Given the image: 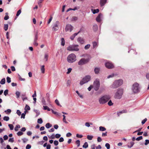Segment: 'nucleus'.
I'll list each match as a JSON object with an SVG mask.
<instances>
[{
	"instance_id": "obj_1",
	"label": "nucleus",
	"mask_w": 149,
	"mask_h": 149,
	"mask_svg": "<svg viewBox=\"0 0 149 149\" xmlns=\"http://www.w3.org/2000/svg\"><path fill=\"white\" fill-rule=\"evenodd\" d=\"M109 95H105L101 97L99 99V102L100 104H103L107 102L110 99Z\"/></svg>"
},
{
	"instance_id": "obj_2",
	"label": "nucleus",
	"mask_w": 149,
	"mask_h": 149,
	"mask_svg": "<svg viewBox=\"0 0 149 149\" xmlns=\"http://www.w3.org/2000/svg\"><path fill=\"white\" fill-rule=\"evenodd\" d=\"M123 80L121 79H119L115 80L111 86V88H115L121 86L123 83Z\"/></svg>"
},
{
	"instance_id": "obj_3",
	"label": "nucleus",
	"mask_w": 149,
	"mask_h": 149,
	"mask_svg": "<svg viewBox=\"0 0 149 149\" xmlns=\"http://www.w3.org/2000/svg\"><path fill=\"white\" fill-rule=\"evenodd\" d=\"M141 89L140 86L137 83H134L132 85V90L134 93H137L140 92Z\"/></svg>"
},
{
	"instance_id": "obj_4",
	"label": "nucleus",
	"mask_w": 149,
	"mask_h": 149,
	"mask_svg": "<svg viewBox=\"0 0 149 149\" xmlns=\"http://www.w3.org/2000/svg\"><path fill=\"white\" fill-rule=\"evenodd\" d=\"M123 93V90L122 89L119 88L115 94L114 97L117 99H120L122 97Z\"/></svg>"
},
{
	"instance_id": "obj_5",
	"label": "nucleus",
	"mask_w": 149,
	"mask_h": 149,
	"mask_svg": "<svg viewBox=\"0 0 149 149\" xmlns=\"http://www.w3.org/2000/svg\"><path fill=\"white\" fill-rule=\"evenodd\" d=\"M67 59L69 63H73L76 60V56L74 54H71L68 56Z\"/></svg>"
},
{
	"instance_id": "obj_6",
	"label": "nucleus",
	"mask_w": 149,
	"mask_h": 149,
	"mask_svg": "<svg viewBox=\"0 0 149 149\" xmlns=\"http://www.w3.org/2000/svg\"><path fill=\"white\" fill-rule=\"evenodd\" d=\"M78 47V45H70L67 47V49L68 50L70 51H77L79 50Z\"/></svg>"
},
{
	"instance_id": "obj_7",
	"label": "nucleus",
	"mask_w": 149,
	"mask_h": 149,
	"mask_svg": "<svg viewBox=\"0 0 149 149\" xmlns=\"http://www.w3.org/2000/svg\"><path fill=\"white\" fill-rule=\"evenodd\" d=\"M91 78V76L89 75L86 76L84 77L83 78L82 80L80 81V85H82L90 81Z\"/></svg>"
},
{
	"instance_id": "obj_8",
	"label": "nucleus",
	"mask_w": 149,
	"mask_h": 149,
	"mask_svg": "<svg viewBox=\"0 0 149 149\" xmlns=\"http://www.w3.org/2000/svg\"><path fill=\"white\" fill-rule=\"evenodd\" d=\"M100 86V82L98 79H96L94 81L93 86L95 90L97 91L99 89Z\"/></svg>"
},
{
	"instance_id": "obj_9",
	"label": "nucleus",
	"mask_w": 149,
	"mask_h": 149,
	"mask_svg": "<svg viewBox=\"0 0 149 149\" xmlns=\"http://www.w3.org/2000/svg\"><path fill=\"white\" fill-rule=\"evenodd\" d=\"M89 59L88 58H81L78 62V64L79 65L84 64L89 62Z\"/></svg>"
},
{
	"instance_id": "obj_10",
	"label": "nucleus",
	"mask_w": 149,
	"mask_h": 149,
	"mask_svg": "<svg viewBox=\"0 0 149 149\" xmlns=\"http://www.w3.org/2000/svg\"><path fill=\"white\" fill-rule=\"evenodd\" d=\"M59 24V22L58 21L56 22L53 24V25L52 29L54 31H56L58 29Z\"/></svg>"
},
{
	"instance_id": "obj_11",
	"label": "nucleus",
	"mask_w": 149,
	"mask_h": 149,
	"mask_svg": "<svg viewBox=\"0 0 149 149\" xmlns=\"http://www.w3.org/2000/svg\"><path fill=\"white\" fill-rule=\"evenodd\" d=\"M74 27L71 24H67L66 26V31H69L70 32L73 30Z\"/></svg>"
},
{
	"instance_id": "obj_12",
	"label": "nucleus",
	"mask_w": 149,
	"mask_h": 149,
	"mask_svg": "<svg viewBox=\"0 0 149 149\" xmlns=\"http://www.w3.org/2000/svg\"><path fill=\"white\" fill-rule=\"evenodd\" d=\"M105 65L106 68L108 69H111L114 67V66L113 64L110 62H107L105 64Z\"/></svg>"
},
{
	"instance_id": "obj_13",
	"label": "nucleus",
	"mask_w": 149,
	"mask_h": 149,
	"mask_svg": "<svg viewBox=\"0 0 149 149\" xmlns=\"http://www.w3.org/2000/svg\"><path fill=\"white\" fill-rule=\"evenodd\" d=\"M77 41L81 44H83L84 42V39L81 37H79L77 39Z\"/></svg>"
},
{
	"instance_id": "obj_14",
	"label": "nucleus",
	"mask_w": 149,
	"mask_h": 149,
	"mask_svg": "<svg viewBox=\"0 0 149 149\" xmlns=\"http://www.w3.org/2000/svg\"><path fill=\"white\" fill-rule=\"evenodd\" d=\"M102 16V14H99L96 17V21L98 22H100L101 21V18Z\"/></svg>"
},
{
	"instance_id": "obj_15",
	"label": "nucleus",
	"mask_w": 149,
	"mask_h": 149,
	"mask_svg": "<svg viewBox=\"0 0 149 149\" xmlns=\"http://www.w3.org/2000/svg\"><path fill=\"white\" fill-rule=\"evenodd\" d=\"M80 32V31H79L77 33H74L73 35H72L70 37V39L71 40H73L74 38L75 37L77 36L79 33Z\"/></svg>"
},
{
	"instance_id": "obj_16",
	"label": "nucleus",
	"mask_w": 149,
	"mask_h": 149,
	"mask_svg": "<svg viewBox=\"0 0 149 149\" xmlns=\"http://www.w3.org/2000/svg\"><path fill=\"white\" fill-rule=\"evenodd\" d=\"M107 0H100V4L101 6H103L106 3Z\"/></svg>"
},
{
	"instance_id": "obj_17",
	"label": "nucleus",
	"mask_w": 149,
	"mask_h": 149,
	"mask_svg": "<svg viewBox=\"0 0 149 149\" xmlns=\"http://www.w3.org/2000/svg\"><path fill=\"white\" fill-rule=\"evenodd\" d=\"M100 68H95L94 70V71L95 74H98L99 73L100 71Z\"/></svg>"
},
{
	"instance_id": "obj_18",
	"label": "nucleus",
	"mask_w": 149,
	"mask_h": 149,
	"mask_svg": "<svg viewBox=\"0 0 149 149\" xmlns=\"http://www.w3.org/2000/svg\"><path fill=\"white\" fill-rule=\"evenodd\" d=\"M91 10L92 12L94 14L98 13L99 11V9H91Z\"/></svg>"
},
{
	"instance_id": "obj_19",
	"label": "nucleus",
	"mask_w": 149,
	"mask_h": 149,
	"mask_svg": "<svg viewBox=\"0 0 149 149\" xmlns=\"http://www.w3.org/2000/svg\"><path fill=\"white\" fill-rule=\"evenodd\" d=\"M61 45L63 46H64L65 44V39L63 38H62L61 39Z\"/></svg>"
},
{
	"instance_id": "obj_20",
	"label": "nucleus",
	"mask_w": 149,
	"mask_h": 149,
	"mask_svg": "<svg viewBox=\"0 0 149 149\" xmlns=\"http://www.w3.org/2000/svg\"><path fill=\"white\" fill-rule=\"evenodd\" d=\"M98 42L94 41L93 42V48H95L96 47L98 46Z\"/></svg>"
},
{
	"instance_id": "obj_21",
	"label": "nucleus",
	"mask_w": 149,
	"mask_h": 149,
	"mask_svg": "<svg viewBox=\"0 0 149 149\" xmlns=\"http://www.w3.org/2000/svg\"><path fill=\"white\" fill-rule=\"evenodd\" d=\"M134 143L133 141L130 142V145H127V147L128 148H130L133 146Z\"/></svg>"
},
{
	"instance_id": "obj_22",
	"label": "nucleus",
	"mask_w": 149,
	"mask_h": 149,
	"mask_svg": "<svg viewBox=\"0 0 149 149\" xmlns=\"http://www.w3.org/2000/svg\"><path fill=\"white\" fill-rule=\"evenodd\" d=\"M38 32L37 31L36 32V33L35 34V37L34 41H37V40H38Z\"/></svg>"
},
{
	"instance_id": "obj_23",
	"label": "nucleus",
	"mask_w": 149,
	"mask_h": 149,
	"mask_svg": "<svg viewBox=\"0 0 149 149\" xmlns=\"http://www.w3.org/2000/svg\"><path fill=\"white\" fill-rule=\"evenodd\" d=\"M43 109L44 110H47L48 111H50V109L47 106H43Z\"/></svg>"
},
{
	"instance_id": "obj_24",
	"label": "nucleus",
	"mask_w": 149,
	"mask_h": 149,
	"mask_svg": "<svg viewBox=\"0 0 149 149\" xmlns=\"http://www.w3.org/2000/svg\"><path fill=\"white\" fill-rule=\"evenodd\" d=\"M6 82L5 79L4 78L2 79L0 83L1 84H5Z\"/></svg>"
},
{
	"instance_id": "obj_25",
	"label": "nucleus",
	"mask_w": 149,
	"mask_h": 149,
	"mask_svg": "<svg viewBox=\"0 0 149 149\" xmlns=\"http://www.w3.org/2000/svg\"><path fill=\"white\" fill-rule=\"evenodd\" d=\"M93 136L92 135H88L87 136V138L88 140H91L93 138Z\"/></svg>"
},
{
	"instance_id": "obj_26",
	"label": "nucleus",
	"mask_w": 149,
	"mask_h": 149,
	"mask_svg": "<svg viewBox=\"0 0 149 149\" xmlns=\"http://www.w3.org/2000/svg\"><path fill=\"white\" fill-rule=\"evenodd\" d=\"M44 65H43L41 66V71L42 73H44L45 72V69L44 68Z\"/></svg>"
},
{
	"instance_id": "obj_27",
	"label": "nucleus",
	"mask_w": 149,
	"mask_h": 149,
	"mask_svg": "<svg viewBox=\"0 0 149 149\" xmlns=\"http://www.w3.org/2000/svg\"><path fill=\"white\" fill-rule=\"evenodd\" d=\"M48 54H45L44 56V60H45V61H47L48 57Z\"/></svg>"
},
{
	"instance_id": "obj_28",
	"label": "nucleus",
	"mask_w": 149,
	"mask_h": 149,
	"mask_svg": "<svg viewBox=\"0 0 149 149\" xmlns=\"http://www.w3.org/2000/svg\"><path fill=\"white\" fill-rule=\"evenodd\" d=\"M15 94L16 95L17 98H18L19 97L20 93L18 91H16L15 92Z\"/></svg>"
},
{
	"instance_id": "obj_29",
	"label": "nucleus",
	"mask_w": 149,
	"mask_h": 149,
	"mask_svg": "<svg viewBox=\"0 0 149 149\" xmlns=\"http://www.w3.org/2000/svg\"><path fill=\"white\" fill-rule=\"evenodd\" d=\"M90 125H92V123H90L89 122H86L85 123V125L88 127H89L90 126Z\"/></svg>"
},
{
	"instance_id": "obj_30",
	"label": "nucleus",
	"mask_w": 149,
	"mask_h": 149,
	"mask_svg": "<svg viewBox=\"0 0 149 149\" xmlns=\"http://www.w3.org/2000/svg\"><path fill=\"white\" fill-rule=\"evenodd\" d=\"M77 9V7H75L74 8H69L66 11L67 12H68L71 10H75Z\"/></svg>"
},
{
	"instance_id": "obj_31",
	"label": "nucleus",
	"mask_w": 149,
	"mask_h": 149,
	"mask_svg": "<svg viewBox=\"0 0 149 149\" xmlns=\"http://www.w3.org/2000/svg\"><path fill=\"white\" fill-rule=\"evenodd\" d=\"M52 126V125L50 124L49 123H47L45 125L46 127L47 128H49L51 127Z\"/></svg>"
},
{
	"instance_id": "obj_32",
	"label": "nucleus",
	"mask_w": 149,
	"mask_h": 149,
	"mask_svg": "<svg viewBox=\"0 0 149 149\" xmlns=\"http://www.w3.org/2000/svg\"><path fill=\"white\" fill-rule=\"evenodd\" d=\"M88 145L87 142H85L84 143V144L83 146V147L84 148H87L88 147Z\"/></svg>"
},
{
	"instance_id": "obj_33",
	"label": "nucleus",
	"mask_w": 149,
	"mask_h": 149,
	"mask_svg": "<svg viewBox=\"0 0 149 149\" xmlns=\"http://www.w3.org/2000/svg\"><path fill=\"white\" fill-rule=\"evenodd\" d=\"M3 120L6 121H8L9 120V118L8 116H5L3 118Z\"/></svg>"
},
{
	"instance_id": "obj_34",
	"label": "nucleus",
	"mask_w": 149,
	"mask_h": 149,
	"mask_svg": "<svg viewBox=\"0 0 149 149\" xmlns=\"http://www.w3.org/2000/svg\"><path fill=\"white\" fill-rule=\"evenodd\" d=\"M34 112H36V117H37L40 114V112L39 111L37 110H36V109L34 110Z\"/></svg>"
},
{
	"instance_id": "obj_35",
	"label": "nucleus",
	"mask_w": 149,
	"mask_h": 149,
	"mask_svg": "<svg viewBox=\"0 0 149 149\" xmlns=\"http://www.w3.org/2000/svg\"><path fill=\"white\" fill-rule=\"evenodd\" d=\"M20 128V126L19 125H16L15 127V130H18V129Z\"/></svg>"
},
{
	"instance_id": "obj_36",
	"label": "nucleus",
	"mask_w": 149,
	"mask_h": 149,
	"mask_svg": "<svg viewBox=\"0 0 149 149\" xmlns=\"http://www.w3.org/2000/svg\"><path fill=\"white\" fill-rule=\"evenodd\" d=\"M115 75H116V74H112L109 75L107 77V78L108 79L109 78H112V77H113Z\"/></svg>"
},
{
	"instance_id": "obj_37",
	"label": "nucleus",
	"mask_w": 149,
	"mask_h": 149,
	"mask_svg": "<svg viewBox=\"0 0 149 149\" xmlns=\"http://www.w3.org/2000/svg\"><path fill=\"white\" fill-rule=\"evenodd\" d=\"M24 109L25 110H29L30 109V108L29 106H28V105L26 104V105L25 106V108Z\"/></svg>"
},
{
	"instance_id": "obj_38",
	"label": "nucleus",
	"mask_w": 149,
	"mask_h": 149,
	"mask_svg": "<svg viewBox=\"0 0 149 149\" xmlns=\"http://www.w3.org/2000/svg\"><path fill=\"white\" fill-rule=\"evenodd\" d=\"M90 46L91 45L90 44H88L85 46L84 48L85 49H87L90 47Z\"/></svg>"
},
{
	"instance_id": "obj_39",
	"label": "nucleus",
	"mask_w": 149,
	"mask_h": 149,
	"mask_svg": "<svg viewBox=\"0 0 149 149\" xmlns=\"http://www.w3.org/2000/svg\"><path fill=\"white\" fill-rule=\"evenodd\" d=\"M6 79H7V82L8 83H9L11 82V78L10 77H7V78H6Z\"/></svg>"
},
{
	"instance_id": "obj_40",
	"label": "nucleus",
	"mask_w": 149,
	"mask_h": 149,
	"mask_svg": "<svg viewBox=\"0 0 149 149\" xmlns=\"http://www.w3.org/2000/svg\"><path fill=\"white\" fill-rule=\"evenodd\" d=\"M42 118H40L38 120V123L39 124H41L42 123Z\"/></svg>"
},
{
	"instance_id": "obj_41",
	"label": "nucleus",
	"mask_w": 149,
	"mask_h": 149,
	"mask_svg": "<svg viewBox=\"0 0 149 149\" xmlns=\"http://www.w3.org/2000/svg\"><path fill=\"white\" fill-rule=\"evenodd\" d=\"M8 126L10 128V130H12L13 129L14 126L12 124H9Z\"/></svg>"
},
{
	"instance_id": "obj_42",
	"label": "nucleus",
	"mask_w": 149,
	"mask_h": 149,
	"mask_svg": "<svg viewBox=\"0 0 149 149\" xmlns=\"http://www.w3.org/2000/svg\"><path fill=\"white\" fill-rule=\"evenodd\" d=\"M8 24H5L4 25V29L5 31H7L8 29Z\"/></svg>"
},
{
	"instance_id": "obj_43",
	"label": "nucleus",
	"mask_w": 149,
	"mask_h": 149,
	"mask_svg": "<svg viewBox=\"0 0 149 149\" xmlns=\"http://www.w3.org/2000/svg\"><path fill=\"white\" fill-rule=\"evenodd\" d=\"M108 105L109 106H111L113 105V103L112 102L111 100H110L108 103Z\"/></svg>"
},
{
	"instance_id": "obj_44",
	"label": "nucleus",
	"mask_w": 149,
	"mask_h": 149,
	"mask_svg": "<svg viewBox=\"0 0 149 149\" xmlns=\"http://www.w3.org/2000/svg\"><path fill=\"white\" fill-rule=\"evenodd\" d=\"M52 113L56 115H57L58 116H61V115L60 113H59L56 112L54 111L53 110H52Z\"/></svg>"
},
{
	"instance_id": "obj_45",
	"label": "nucleus",
	"mask_w": 149,
	"mask_h": 149,
	"mask_svg": "<svg viewBox=\"0 0 149 149\" xmlns=\"http://www.w3.org/2000/svg\"><path fill=\"white\" fill-rule=\"evenodd\" d=\"M143 139L142 136H140L136 139V140L138 141H140Z\"/></svg>"
},
{
	"instance_id": "obj_46",
	"label": "nucleus",
	"mask_w": 149,
	"mask_h": 149,
	"mask_svg": "<svg viewBox=\"0 0 149 149\" xmlns=\"http://www.w3.org/2000/svg\"><path fill=\"white\" fill-rule=\"evenodd\" d=\"M100 130H106V128L100 126L99 127Z\"/></svg>"
},
{
	"instance_id": "obj_47",
	"label": "nucleus",
	"mask_w": 149,
	"mask_h": 149,
	"mask_svg": "<svg viewBox=\"0 0 149 149\" xmlns=\"http://www.w3.org/2000/svg\"><path fill=\"white\" fill-rule=\"evenodd\" d=\"M105 146L107 147V149H109L110 148V145L108 143H106L105 144Z\"/></svg>"
},
{
	"instance_id": "obj_48",
	"label": "nucleus",
	"mask_w": 149,
	"mask_h": 149,
	"mask_svg": "<svg viewBox=\"0 0 149 149\" xmlns=\"http://www.w3.org/2000/svg\"><path fill=\"white\" fill-rule=\"evenodd\" d=\"M42 102L44 105H46V103L45 99L44 98H42Z\"/></svg>"
},
{
	"instance_id": "obj_49",
	"label": "nucleus",
	"mask_w": 149,
	"mask_h": 149,
	"mask_svg": "<svg viewBox=\"0 0 149 149\" xmlns=\"http://www.w3.org/2000/svg\"><path fill=\"white\" fill-rule=\"evenodd\" d=\"M72 70V69L71 68H69L68 69V72H67V74H69Z\"/></svg>"
},
{
	"instance_id": "obj_50",
	"label": "nucleus",
	"mask_w": 149,
	"mask_h": 149,
	"mask_svg": "<svg viewBox=\"0 0 149 149\" xmlns=\"http://www.w3.org/2000/svg\"><path fill=\"white\" fill-rule=\"evenodd\" d=\"M76 143L77 145V146L79 147L80 145V141L79 140H77L76 141Z\"/></svg>"
},
{
	"instance_id": "obj_51",
	"label": "nucleus",
	"mask_w": 149,
	"mask_h": 149,
	"mask_svg": "<svg viewBox=\"0 0 149 149\" xmlns=\"http://www.w3.org/2000/svg\"><path fill=\"white\" fill-rule=\"evenodd\" d=\"M8 93V90L7 89L5 90L4 92V94L6 96Z\"/></svg>"
},
{
	"instance_id": "obj_52",
	"label": "nucleus",
	"mask_w": 149,
	"mask_h": 149,
	"mask_svg": "<svg viewBox=\"0 0 149 149\" xmlns=\"http://www.w3.org/2000/svg\"><path fill=\"white\" fill-rule=\"evenodd\" d=\"M8 141L10 142L13 143L14 142V138H10L8 140Z\"/></svg>"
},
{
	"instance_id": "obj_53",
	"label": "nucleus",
	"mask_w": 149,
	"mask_h": 149,
	"mask_svg": "<svg viewBox=\"0 0 149 149\" xmlns=\"http://www.w3.org/2000/svg\"><path fill=\"white\" fill-rule=\"evenodd\" d=\"M21 11L20 10H18L16 16H18L21 13Z\"/></svg>"
},
{
	"instance_id": "obj_54",
	"label": "nucleus",
	"mask_w": 149,
	"mask_h": 149,
	"mask_svg": "<svg viewBox=\"0 0 149 149\" xmlns=\"http://www.w3.org/2000/svg\"><path fill=\"white\" fill-rule=\"evenodd\" d=\"M23 134V133L22 132L19 131L17 133V134L18 136H20L22 135Z\"/></svg>"
},
{
	"instance_id": "obj_55",
	"label": "nucleus",
	"mask_w": 149,
	"mask_h": 149,
	"mask_svg": "<svg viewBox=\"0 0 149 149\" xmlns=\"http://www.w3.org/2000/svg\"><path fill=\"white\" fill-rule=\"evenodd\" d=\"M53 17H51L50 18L49 20L47 22V24H49L51 22V21H52V19Z\"/></svg>"
},
{
	"instance_id": "obj_56",
	"label": "nucleus",
	"mask_w": 149,
	"mask_h": 149,
	"mask_svg": "<svg viewBox=\"0 0 149 149\" xmlns=\"http://www.w3.org/2000/svg\"><path fill=\"white\" fill-rule=\"evenodd\" d=\"M147 119L146 118H145L141 122V123L142 125H143L146 122V121H147Z\"/></svg>"
},
{
	"instance_id": "obj_57",
	"label": "nucleus",
	"mask_w": 149,
	"mask_h": 149,
	"mask_svg": "<svg viewBox=\"0 0 149 149\" xmlns=\"http://www.w3.org/2000/svg\"><path fill=\"white\" fill-rule=\"evenodd\" d=\"M76 93L80 97L82 98H83V96L80 94L78 91H76Z\"/></svg>"
},
{
	"instance_id": "obj_58",
	"label": "nucleus",
	"mask_w": 149,
	"mask_h": 149,
	"mask_svg": "<svg viewBox=\"0 0 149 149\" xmlns=\"http://www.w3.org/2000/svg\"><path fill=\"white\" fill-rule=\"evenodd\" d=\"M55 103L58 105L61 106V105H60V104H59V103L57 99H56L55 100Z\"/></svg>"
},
{
	"instance_id": "obj_59",
	"label": "nucleus",
	"mask_w": 149,
	"mask_h": 149,
	"mask_svg": "<svg viewBox=\"0 0 149 149\" xmlns=\"http://www.w3.org/2000/svg\"><path fill=\"white\" fill-rule=\"evenodd\" d=\"M54 143L55 146H57L58 144V141L55 140L54 141Z\"/></svg>"
},
{
	"instance_id": "obj_60",
	"label": "nucleus",
	"mask_w": 149,
	"mask_h": 149,
	"mask_svg": "<svg viewBox=\"0 0 149 149\" xmlns=\"http://www.w3.org/2000/svg\"><path fill=\"white\" fill-rule=\"evenodd\" d=\"M5 112L6 113H10L11 112V110L10 109H8L7 110L5 111Z\"/></svg>"
},
{
	"instance_id": "obj_61",
	"label": "nucleus",
	"mask_w": 149,
	"mask_h": 149,
	"mask_svg": "<svg viewBox=\"0 0 149 149\" xmlns=\"http://www.w3.org/2000/svg\"><path fill=\"white\" fill-rule=\"evenodd\" d=\"M31 146L29 144H28L26 146V149H29L31 148Z\"/></svg>"
},
{
	"instance_id": "obj_62",
	"label": "nucleus",
	"mask_w": 149,
	"mask_h": 149,
	"mask_svg": "<svg viewBox=\"0 0 149 149\" xmlns=\"http://www.w3.org/2000/svg\"><path fill=\"white\" fill-rule=\"evenodd\" d=\"M3 139L4 140H6L8 139V137L7 135H5L3 136Z\"/></svg>"
},
{
	"instance_id": "obj_63",
	"label": "nucleus",
	"mask_w": 149,
	"mask_h": 149,
	"mask_svg": "<svg viewBox=\"0 0 149 149\" xmlns=\"http://www.w3.org/2000/svg\"><path fill=\"white\" fill-rule=\"evenodd\" d=\"M146 142L145 143V145H147L149 143V140L146 139L145 140Z\"/></svg>"
},
{
	"instance_id": "obj_64",
	"label": "nucleus",
	"mask_w": 149,
	"mask_h": 149,
	"mask_svg": "<svg viewBox=\"0 0 149 149\" xmlns=\"http://www.w3.org/2000/svg\"><path fill=\"white\" fill-rule=\"evenodd\" d=\"M146 78L147 79L149 80V73H147L146 75Z\"/></svg>"
}]
</instances>
